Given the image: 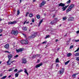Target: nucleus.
I'll return each instance as SVG.
<instances>
[{
    "label": "nucleus",
    "mask_w": 79,
    "mask_h": 79,
    "mask_svg": "<svg viewBox=\"0 0 79 79\" xmlns=\"http://www.w3.org/2000/svg\"><path fill=\"white\" fill-rule=\"evenodd\" d=\"M36 35H37V33H35L33 35H32L31 36L28 37V40H30L31 39H33L36 37Z\"/></svg>",
    "instance_id": "1"
},
{
    "label": "nucleus",
    "mask_w": 79,
    "mask_h": 79,
    "mask_svg": "<svg viewBox=\"0 0 79 79\" xmlns=\"http://www.w3.org/2000/svg\"><path fill=\"white\" fill-rule=\"evenodd\" d=\"M74 6V5H70L68 8L66 10V13H68L69 11H70L71 10H72V8H73Z\"/></svg>",
    "instance_id": "2"
},
{
    "label": "nucleus",
    "mask_w": 79,
    "mask_h": 79,
    "mask_svg": "<svg viewBox=\"0 0 79 79\" xmlns=\"http://www.w3.org/2000/svg\"><path fill=\"white\" fill-rule=\"evenodd\" d=\"M12 34L15 35H17L18 34V31L17 30L16 31H12L11 32Z\"/></svg>",
    "instance_id": "3"
},
{
    "label": "nucleus",
    "mask_w": 79,
    "mask_h": 79,
    "mask_svg": "<svg viewBox=\"0 0 79 79\" xmlns=\"http://www.w3.org/2000/svg\"><path fill=\"white\" fill-rule=\"evenodd\" d=\"M45 3H46V1H42V2L40 5V7H42L43 6H44V5H45Z\"/></svg>",
    "instance_id": "4"
},
{
    "label": "nucleus",
    "mask_w": 79,
    "mask_h": 79,
    "mask_svg": "<svg viewBox=\"0 0 79 79\" xmlns=\"http://www.w3.org/2000/svg\"><path fill=\"white\" fill-rule=\"evenodd\" d=\"M64 69L62 68L59 71V73L60 74H61L62 75L63 74V73H64Z\"/></svg>",
    "instance_id": "5"
},
{
    "label": "nucleus",
    "mask_w": 79,
    "mask_h": 79,
    "mask_svg": "<svg viewBox=\"0 0 79 79\" xmlns=\"http://www.w3.org/2000/svg\"><path fill=\"white\" fill-rule=\"evenodd\" d=\"M22 63H24L25 64V63H27V60H26V59L24 58H23L22 59Z\"/></svg>",
    "instance_id": "6"
},
{
    "label": "nucleus",
    "mask_w": 79,
    "mask_h": 79,
    "mask_svg": "<svg viewBox=\"0 0 79 79\" xmlns=\"http://www.w3.org/2000/svg\"><path fill=\"white\" fill-rule=\"evenodd\" d=\"M74 18L73 17H70L68 19L69 21H74Z\"/></svg>",
    "instance_id": "7"
},
{
    "label": "nucleus",
    "mask_w": 79,
    "mask_h": 79,
    "mask_svg": "<svg viewBox=\"0 0 79 79\" xmlns=\"http://www.w3.org/2000/svg\"><path fill=\"white\" fill-rule=\"evenodd\" d=\"M4 47L6 49H8L9 48V44H7L4 46Z\"/></svg>",
    "instance_id": "8"
},
{
    "label": "nucleus",
    "mask_w": 79,
    "mask_h": 79,
    "mask_svg": "<svg viewBox=\"0 0 79 79\" xmlns=\"http://www.w3.org/2000/svg\"><path fill=\"white\" fill-rule=\"evenodd\" d=\"M8 60H10L11 58H13V55L12 54H9L8 55Z\"/></svg>",
    "instance_id": "9"
},
{
    "label": "nucleus",
    "mask_w": 79,
    "mask_h": 79,
    "mask_svg": "<svg viewBox=\"0 0 79 79\" xmlns=\"http://www.w3.org/2000/svg\"><path fill=\"white\" fill-rule=\"evenodd\" d=\"M16 23V21H14L13 22H8V24H13Z\"/></svg>",
    "instance_id": "10"
},
{
    "label": "nucleus",
    "mask_w": 79,
    "mask_h": 79,
    "mask_svg": "<svg viewBox=\"0 0 79 79\" xmlns=\"http://www.w3.org/2000/svg\"><path fill=\"white\" fill-rule=\"evenodd\" d=\"M42 63H41L40 64H37L35 67L36 68H39V67H40V66H42Z\"/></svg>",
    "instance_id": "11"
},
{
    "label": "nucleus",
    "mask_w": 79,
    "mask_h": 79,
    "mask_svg": "<svg viewBox=\"0 0 79 79\" xmlns=\"http://www.w3.org/2000/svg\"><path fill=\"white\" fill-rule=\"evenodd\" d=\"M65 5V4H63L62 3H60L59 4V6H62V7L64 6Z\"/></svg>",
    "instance_id": "12"
},
{
    "label": "nucleus",
    "mask_w": 79,
    "mask_h": 79,
    "mask_svg": "<svg viewBox=\"0 0 79 79\" xmlns=\"http://www.w3.org/2000/svg\"><path fill=\"white\" fill-rule=\"evenodd\" d=\"M22 51H23V49L22 48L18 49H16V51L17 53H19V52H22Z\"/></svg>",
    "instance_id": "13"
},
{
    "label": "nucleus",
    "mask_w": 79,
    "mask_h": 79,
    "mask_svg": "<svg viewBox=\"0 0 79 79\" xmlns=\"http://www.w3.org/2000/svg\"><path fill=\"white\" fill-rule=\"evenodd\" d=\"M7 64L8 65H11V62L10 61V60H8L7 62Z\"/></svg>",
    "instance_id": "14"
},
{
    "label": "nucleus",
    "mask_w": 79,
    "mask_h": 79,
    "mask_svg": "<svg viewBox=\"0 0 79 79\" xmlns=\"http://www.w3.org/2000/svg\"><path fill=\"white\" fill-rule=\"evenodd\" d=\"M22 29L23 31H26L27 30V28L26 27H23Z\"/></svg>",
    "instance_id": "15"
},
{
    "label": "nucleus",
    "mask_w": 79,
    "mask_h": 79,
    "mask_svg": "<svg viewBox=\"0 0 79 79\" xmlns=\"http://www.w3.org/2000/svg\"><path fill=\"white\" fill-rule=\"evenodd\" d=\"M29 42L27 40H24V44H27Z\"/></svg>",
    "instance_id": "16"
},
{
    "label": "nucleus",
    "mask_w": 79,
    "mask_h": 79,
    "mask_svg": "<svg viewBox=\"0 0 79 79\" xmlns=\"http://www.w3.org/2000/svg\"><path fill=\"white\" fill-rule=\"evenodd\" d=\"M24 72L26 73V74H27V75L28 76L29 75V73H27V70H26V69H24Z\"/></svg>",
    "instance_id": "17"
},
{
    "label": "nucleus",
    "mask_w": 79,
    "mask_h": 79,
    "mask_svg": "<svg viewBox=\"0 0 79 79\" xmlns=\"http://www.w3.org/2000/svg\"><path fill=\"white\" fill-rule=\"evenodd\" d=\"M71 55H72V53H69L67 54L68 57H69V56H71Z\"/></svg>",
    "instance_id": "18"
},
{
    "label": "nucleus",
    "mask_w": 79,
    "mask_h": 79,
    "mask_svg": "<svg viewBox=\"0 0 79 79\" xmlns=\"http://www.w3.org/2000/svg\"><path fill=\"white\" fill-rule=\"evenodd\" d=\"M43 21V20H41L39 22V25H38L39 27L40 26V24L42 23Z\"/></svg>",
    "instance_id": "19"
},
{
    "label": "nucleus",
    "mask_w": 79,
    "mask_h": 79,
    "mask_svg": "<svg viewBox=\"0 0 79 79\" xmlns=\"http://www.w3.org/2000/svg\"><path fill=\"white\" fill-rule=\"evenodd\" d=\"M79 74V73H75L74 74H73V75H72V76L73 77H75V76H76V75H77V74Z\"/></svg>",
    "instance_id": "20"
},
{
    "label": "nucleus",
    "mask_w": 79,
    "mask_h": 79,
    "mask_svg": "<svg viewBox=\"0 0 79 79\" xmlns=\"http://www.w3.org/2000/svg\"><path fill=\"white\" fill-rule=\"evenodd\" d=\"M68 17L67 16L64 17L63 18V21H65L66 19H67Z\"/></svg>",
    "instance_id": "21"
},
{
    "label": "nucleus",
    "mask_w": 79,
    "mask_h": 79,
    "mask_svg": "<svg viewBox=\"0 0 79 79\" xmlns=\"http://www.w3.org/2000/svg\"><path fill=\"white\" fill-rule=\"evenodd\" d=\"M56 23V20H54L53 21L51 22V24H54V23Z\"/></svg>",
    "instance_id": "22"
},
{
    "label": "nucleus",
    "mask_w": 79,
    "mask_h": 79,
    "mask_svg": "<svg viewBox=\"0 0 79 79\" xmlns=\"http://www.w3.org/2000/svg\"><path fill=\"white\" fill-rule=\"evenodd\" d=\"M13 69H15V67H13L11 69H10L9 70V71H13Z\"/></svg>",
    "instance_id": "23"
},
{
    "label": "nucleus",
    "mask_w": 79,
    "mask_h": 79,
    "mask_svg": "<svg viewBox=\"0 0 79 79\" xmlns=\"http://www.w3.org/2000/svg\"><path fill=\"white\" fill-rule=\"evenodd\" d=\"M19 76V73H16L15 75V77H18Z\"/></svg>",
    "instance_id": "24"
},
{
    "label": "nucleus",
    "mask_w": 79,
    "mask_h": 79,
    "mask_svg": "<svg viewBox=\"0 0 79 79\" xmlns=\"http://www.w3.org/2000/svg\"><path fill=\"white\" fill-rule=\"evenodd\" d=\"M36 18L37 19H40V16L39 15H37L36 16Z\"/></svg>",
    "instance_id": "25"
},
{
    "label": "nucleus",
    "mask_w": 79,
    "mask_h": 79,
    "mask_svg": "<svg viewBox=\"0 0 79 79\" xmlns=\"http://www.w3.org/2000/svg\"><path fill=\"white\" fill-rule=\"evenodd\" d=\"M69 61H70L68 60L67 62H65V65H66V64H68V63H69Z\"/></svg>",
    "instance_id": "26"
},
{
    "label": "nucleus",
    "mask_w": 79,
    "mask_h": 79,
    "mask_svg": "<svg viewBox=\"0 0 79 79\" xmlns=\"http://www.w3.org/2000/svg\"><path fill=\"white\" fill-rule=\"evenodd\" d=\"M62 9L63 10V11H65L66 10V8H65V7H63L62 8Z\"/></svg>",
    "instance_id": "27"
},
{
    "label": "nucleus",
    "mask_w": 79,
    "mask_h": 79,
    "mask_svg": "<svg viewBox=\"0 0 79 79\" xmlns=\"http://www.w3.org/2000/svg\"><path fill=\"white\" fill-rule=\"evenodd\" d=\"M21 44H24V40H22L21 41Z\"/></svg>",
    "instance_id": "28"
},
{
    "label": "nucleus",
    "mask_w": 79,
    "mask_h": 79,
    "mask_svg": "<svg viewBox=\"0 0 79 79\" xmlns=\"http://www.w3.org/2000/svg\"><path fill=\"white\" fill-rule=\"evenodd\" d=\"M20 13V12L19 11V10H17V15L18 16L19 15V14Z\"/></svg>",
    "instance_id": "29"
},
{
    "label": "nucleus",
    "mask_w": 79,
    "mask_h": 79,
    "mask_svg": "<svg viewBox=\"0 0 79 79\" xmlns=\"http://www.w3.org/2000/svg\"><path fill=\"white\" fill-rule=\"evenodd\" d=\"M60 61H59V60H58V58H57L56 60V63H59Z\"/></svg>",
    "instance_id": "30"
},
{
    "label": "nucleus",
    "mask_w": 79,
    "mask_h": 79,
    "mask_svg": "<svg viewBox=\"0 0 79 79\" xmlns=\"http://www.w3.org/2000/svg\"><path fill=\"white\" fill-rule=\"evenodd\" d=\"M71 2V0H69V1H67L66 3L67 4H69Z\"/></svg>",
    "instance_id": "31"
},
{
    "label": "nucleus",
    "mask_w": 79,
    "mask_h": 79,
    "mask_svg": "<svg viewBox=\"0 0 79 79\" xmlns=\"http://www.w3.org/2000/svg\"><path fill=\"white\" fill-rule=\"evenodd\" d=\"M23 70L21 69L17 72V73H21V72H23Z\"/></svg>",
    "instance_id": "32"
},
{
    "label": "nucleus",
    "mask_w": 79,
    "mask_h": 79,
    "mask_svg": "<svg viewBox=\"0 0 79 79\" xmlns=\"http://www.w3.org/2000/svg\"><path fill=\"white\" fill-rule=\"evenodd\" d=\"M40 56V54H36L35 55H34V56H35V57H36V56Z\"/></svg>",
    "instance_id": "33"
},
{
    "label": "nucleus",
    "mask_w": 79,
    "mask_h": 79,
    "mask_svg": "<svg viewBox=\"0 0 79 79\" xmlns=\"http://www.w3.org/2000/svg\"><path fill=\"white\" fill-rule=\"evenodd\" d=\"M74 55L75 56H78V54H77V53H76L74 54Z\"/></svg>",
    "instance_id": "34"
},
{
    "label": "nucleus",
    "mask_w": 79,
    "mask_h": 79,
    "mask_svg": "<svg viewBox=\"0 0 79 79\" xmlns=\"http://www.w3.org/2000/svg\"><path fill=\"white\" fill-rule=\"evenodd\" d=\"M33 16V15H32V14H30L29 15V16H30V18L31 17H32Z\"/></svg>",
    "instance_id": "35"
},
{
    "label": "nucleus",
    "mask_w": 79,
    "mask_h": 79,
    "mask_svg": "<svg viewBox=\"0 0 79 79\" xmlns=\"http://www.w3.org/2000/svg\"><path fill=\"white\" fill-rule=\"evenodd\" d=\"M49 37H50V35H47L45 38V39H46L47 38H49Z\"/></svg>",
    "instance_id": "36"
},
{
    "label": "nucleus",
    "mask_w": 79,
    "mask_h": 79,
    "mask_svg": "<svg viewBox=\"0 0 79 79\" xmlns=\"http://www.w3.org/2000/svg\"><path fill=\"white\" fill-rule=\"evenodd\" d=\"M74 41L75 42H78L79 41V40H74Z\"/></svg>",
    "instance_id": "37"
},
{
    "label": "nucleus",
    "mask_w": 79,
    "mask_h": 79,
    "mask_svg": "<svg viewBox=\"0 0 79 79\" xmlns=\"http://www.w3.org/2000/svg\"><path fill=\"white\" fill-rule=\"evenodd\" d=\"M17 71H18L17 69H16L14 71V72L15 73H16V72H17Z\"/></svg>",
    "instance_id": "38"
},
{
    "label": "nucleus",
    "mask_w": 79,
    "mask_h": 79,
    "mask_svg": "<svg viewBox=\"0 0 79 79\" xmlns=\"http://www.w3.org/2000/svg\"><path fill=\"white\" fill-rule=\"evenodd\" d=\"M76 58L77 59H76V60H77V61H79V56L77 57Z\"/></svg>",
    "instance_id": "39"
},
{
    "label": "nucleus",
    "mask_w": 79,
    "mask_h": 79,
    "mask_svg": "<svg viewBox=\"0 0 79 79\" xmlns=\"http://www.w3.org/2000/svg\"><path fill=\"white\" fill-rule=\"evenodd\" d=\"M71 38H70L69 39V40H68V41H67V42H70V41H71Z\"/></svg>",
    "instance_id": "40"
},
{
    "label": "nucleus",
    "mask_w": 79,
    "mask_h": 79,
    "mask_svg": "<svg viewBox=\"0 0 79 79\" xmlns=\"http://www.w3.org/2000/svg\"><path fill=\"white\" fill-rule=\"evenodd\" d=\"M73 47H74V46L71 45L70 47V49H71V48H73Z\"/></svg>",
    "instance_id": "41"
},
{
    "label": "nucleus",
    "mask_w": 79,
    "mask_h": 79,
    "mask_svg": "<svg viewBox=\"0 0 79 79\" xmlns=\"http://www.w3.org/2000/svg\"><path fill=\"white\" fill-rule=\"evenodd\" d=\"M6 76H4V77H3L2 78V79H5V78H6Z\"/></svg>",
    "instance_id": "42"
},
{
    "label": "nucleus",
    "mask_w": 79,
    "mask_h": 79,
    "mask_svg": "<svg viewBox=\"0 0 79 79\" xmlns=\"http://www.w3.org/2000/svg\"><path fill=\"white\" fill-rule=\"evenodd\" d=\"M27 15H29V12H27L26 14V16H27Z\"/></svg>",
    "instance_id": "43"
},
{
    "label": "nucleus",
    "mask_w": 79,
    "mask_h": 79,
    "mask_svg": "<svg viewBox=\"0 0 79 79\" xmlns=\"http://www.w3.org/2000/svg\"><path fill=\"white\" fill-rule=\"evenodd\" d=\"M65 8H66V9L67 8V7H68V6H69V5H68L67 6H65Z\"/></svg>",
    "instance_id": "44"
},
{
    "label": "nucleus",
    "mask_w": 79,
    "mask_h": 79,
    "mask_svg": "<svg viewBox=\"0 0 79 79\" xmlns=\"http://www.w3.org/2000/svg\"><path fill=\"white\" fill-rule=\"evenodd\" d=\"M31 21H32V22L33 23H34V19H32Z\"/></svg>",
    "instance_id": "45"
},
{
    "label": "nucleus",
    "mask_w": 79,
    "mask_h": 79,
    "mask_svg": "<svg viewBox=\"0 0 79 79\" xmlns=\"http://www.w3.org/2000/svg\"><path fill=\"white\" fill-rule=\"evenodd\" d=\"M18 55H16L15 56H14L15 58H17V57H18Z\"/></svg>",
    "instance_id": "46"
},
{
    "label": "nucleus",
    "mask_w": 79,
    "mask_h": 79,
    "mask_svg": "<svg viewBox=\"0 0 79 79\" xmlns=\"http://www.w3.org/2000/svg\"><path fill=\"white\" fill-rule=\"evenodd\" d=\"M26 21H27V20H26L23 23V24L24 25L26 23Z\"/></svg>",
    "instance_id": "47"
},
{
    "label": "nucleus",
    "mask_w": 79,
    "mask_h": 79,
    "mask_svg": "<svg viewBox=\"0 0 79 79\" xmlns=\"http://www.w3.org/2000/svg\"><path fill=\"white\" fill-rule=\"evenodd\" d=\"M40 62V60H37V63H39Z\"/></svg>",
    "instance_id": "48"
},
{
    "label": "nucleus",
    "mask_w": 79,
    "mask_h": 79,
    "mask_svg": "<svg viewBox=\"0 0 79 79\" xmlns=\"http://www.w3.org/2000/svg\"><path fill=\"white\" fill-rule=\"evenodd\" d=\"M47 43V41H44L43 43V44H46Z\"/></svg>",
    "instance_id": "49"
},
{
    "label": "nucleus",
    "mask_w": 79,
    "mask_h": 79,
    "mask_svg": "<svg viewBox=\"0 0 79 79\" xmlns=\"http://www.w3.org/2000/svg\"><path fill=\"white\" fill-rule=\"evenodd\" d=\"M77 34H79V30L77 31L76 32Z\"/></svg>",
    "instance_id": "50"
},
{
    "label": "nucleus",
    "mask_w": 79,
    "mask_h": 79,
    "mask_svg": "<svg viewBox=\"0 0 79 79\" xmlns=\"http://www.w3.org/2000/svg\"><path fill=\"white\" fill-rule=\"evenodd\" d=\"M23 35H24V37H26V34H23Z\"/></svg>",
    "instance_id": "51"
},
{
    "label": "nucleus",
    "mask_w": 79,
    "mask_h": 79,
    "mask_svg": "<svg viewBox=\"0 0 79 79\" xmlns=\"http://www.w3.org/2000/svg\"><path fill=\"white\" fill-rule=\"evenodd\" d=\"M59 67V65L58 64H57L56 65V67Z\"/></svg>",
    "instance_id": "52"
},
{
    "label": "nucleus",
    "mask_w": 79,
    "mask_h": 79,
    "mask_svg": "<svg viewBox=\"0 0 79 79\" xmlns=\"http://www.w3.org/2000/svg\"><path fill=\"white\" fill-rule=\"evenodd\" d=\"M2 32V29H0V33H1Z\"/></svg>",
    "instance_id": "53"
},
{
    "label": "nucleus",
    "mask_w": 79,
    "mask_h": 79,
    "mask_svg": "<svg viewBox=\"0 0 79 79\" xmlns=\"http://www.w3.org/2000/svg\"><path fill=\"white\" fill-rule=\"evenodd\" d=\"M15 60H13V61L11 62V63H13L14 62H15Z\"/></svg>",
    "instance_id": "54"
},
{
    "label": "nucleus",
    "mask_w": 79,
    "mask_h": 79,
    "mask_svg": "<svg viewBox=\"0 0 79 79\" xmlns=\"http://www.w3.org/2000/svg\"><path fill=\"white\" fill-rule=\"evenodd\" d=\"M2 76H3V74H0V77H2Z\"/></svg>",
    "instance_id": "55"
},
{
    "label": "nucleus",
    "mask_w": 79,
    "mask_h": 79,
    "mask_svg": "<svg viewBox=\"0 0 79 79\" xmlns=\"http://www.w3.org/2000/svg\"><path fill=\"white\" fill-rule=\"evenodd\" d=\"M58 39H56V42H58Z\"/></svg>",
    "instance_id": "56"
},
{
    "label": "nucleus",
    "mask_w": 79,
    "mask_h": 79,
    "mask_svg": "<svg viewBox=\"0 0 79 79\" xmlns=\"http://www.w3.org/2000/svg\"><path fill=\"white\" fill-rule=\"evenodd\" d=\"M5 52H6V53H9L10 52H9V51H5Z\"/></svg>",
    "instance_id": "57"
},
{
    "label": "nucleus",
    "mask_w": 79,
    "mask_h": 79,
    "mask_svg": "<svg viewBox=\"0 0 79 79\" xmlns=\"http://www.w3.org/2000/svg\"><path fill=\"white\" fill-rule=\"evenodd\" d=\"M29 23V21H28L27 22H26V24H28V23Z\"/></svg>",
    "instance_id": "58"
},
{
    "label": "nucleus",
    "mask_w": 79,
    "mask_h": 79,
    "mask_svg": "<svg viewBox=\"0 0 79 79\" xmlns=\"http://www.w3.org/2000/svg\"><path fill=\"white\" fill-rule=\"evenodd\" d=\"M60 48H57V50L58 51V50H60Z\"/></svg>",
    "instance_id": "59"
},
{
    "label": "nucleus",
    "mask_w": 79,
    "mask_h": 79,
    "mask_svg": "<svg viewBox=\"0 0 79 79\" xmlns=\"http://www.w3.org/2000/svg\"><path fill=\"white\" fill-rule=\"evenodd\" d=\"M2 21V19L0 18V21Z\"/></svg>",
    "instance_id": "60"
},
{
    "label": "nucleus",
    "mask_w": 79,
    "mask_h": 79,
    "mask_svg": "<svg viewBox=\"0 0 79 79\" xmlns=\"http://www.w3.org/2000/svg\"><path fill=\"white\" fill-rule=\"evenodd\" d=\"M11 77V75H10L9 77H8L9 78V77Z\"/></svg>",
    "instance_id": "61"
},
{
    "label": "nucleus",
    "mask_w": 79,
    "mask_h": 79,
    "mask_svg": "<svg viewBox=\"0 0 79 79\" xmlns=\"http://www.w3.org/2000/svg\"><path fill=\"white\" fill-rule=\"evenodd\" d=\"M35 2V0H33V2Z\"/></svg>",
    "instance_id": "62"
},
{
    "label": "nucleus",
    "mask_w": 79,
    "mask_h": 79,
    "mask_svg": "<svg viewBox=\"0 0 79 79\" xmlns=\"http://www.w3.org/2000/svg\"><path fill=\"white\" fill-rule=\"evenodd\" d=\"M21 2H22V1L21 0H20V2L21 3Z\"/></svg>",
    "instance_id": "63"
},
{
    "label": "nucleus",
    "mask_w": 79,
    "mask_h": 79,
    "mask_svg": "<svg viewBox=\"0 0 79 79\" xmlns=\"http://www.w3.org/2000/svg\"><path fill=\"white\" fill-rule=\"evenodd\" d=\"M78 56H79V52H77Z\"/></svg>",
    "instance_id": "64"
}]
</instances>
